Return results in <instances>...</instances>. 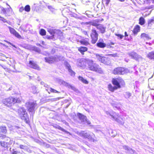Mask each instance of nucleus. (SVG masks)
<instances>
[{
  "instance_id": "1",
  "label": "nucleus",
  "mask_w": 154,
  "mask_h": 154,
  "mask_svg": "<svg viewBox=\"0 0 154 154\" xmlns=\"http://www.w3.org/2000/svg\"><path fill=\"white\" fill-rule=\"evenodd\" d=\"M87 63L88 64V68L89 70L100 73L103 72L101 68L99 65L94 63L92 60L88 59L87 60Z\"/></svg>"
},
{
  "instance_id": "2",
  "label": "nucleus",
  "mask_w": 154,
  "mask_h": 154,
  "mask_svg": "<svg viewBox=\"0 0 154 154\" xmlns=\"http://www.w3.org/2000/svg\"><path fill=\"white\" fill-rule=\"evenodd\" d=\"M20 100L19 98H14L12 97L5 99L3 100L2 103L5 105L10 106L16 103H19Z\"/></svg>"
},
{
  "instance_id": "3",
  "label": "nucleus",
  "mask_w": 154,
  "mask_h": 154,
  "mask_svg": "<svg viewBox=\"0 0 154 154\" xmlns=\"http://www.w3.org/2000/svg\"><path fill=\"white\" fill-rule=\"evenodd\" d=\"M106 113L107 115H109L112 118L113 120H115L119 124L122 125H123L124 124V120L119 116L118 113H114L113 115H112L110 114L107 111L106 112Z\"/></svg>"
},
{
  "instance_id": "4",
  "label": "nucleus",
  "mask_w": 154,
  "mask_h": 154,
  "mask_svg": "<svg viewBox=\"0 0 154 154\" xmlns=\"http://www.w3.org/2000/svg\"><path fill=\"white\" fill-rule=\"evenodd\" d=\"M129 70L124 68L119 67L114 69L113 71V73L114 74H124L128 73Z\"/></svg>"
},
{
  "instance_id": "5",
  "label": "nucleus",
  "mask_w": 154,
  "mask_h": 154,
  "mask_svg": "<svg viewBox=\"0 0 154 154\" xmlns=\"http://www.w3.org/2000/svg\"><path fill=\"white\" fill-rule=\"evenodd\" d=\"M96 57L98 60L102 63L108 65H110L111 63L109 58L102 57L98 54H96Z\"/></svg>"
},
{
  "instance_id": "6",
  "label": "nucleus",
  "mask_w": 154,
  "mask_h": 154,
  "mask_svg": "<svg viewBox=\"0 0 154 154\" xmlns=\"http://www.w3.org/2000/svg\"><path fill=\"white\" fill-rule=\"evenodd\" d=\"M18 113L21 119L25 120H26V117L27 116V113L25 109L23 107L20 108L19 109Z\"/></svg>"
},
{
  "instance_id": "7",
  "label": "nucleus",
  "mask_w": 154,
  "mask_h": 154,
  "mask_svg": "<svg viewBox=\"0 0 154 154\" xmlns=\"http://www.w3.org/2000/svg\"><path fill=\"white\" fill-rule=\"evenodd\" d=\"M91 36L92 38L91 42L93 44H95L97 41L98 38V34L97 31L94 29L91 30Z\"/></svg>"
},
{
  "instance_id": "8",
  "label": "nucleus",
  "mask_w": 154,
  "mask_h": 154,
  "mask_svg": "<svg viewBox=\"0 0 154 154\" xmlns=\"http://www.w3.org/2000/svg\"><path fill=\"white\" fill-rule=\"evenodd\" d=\"M55 57L51 56L48 57H45V61L49 63H52L54 61H57L58 60H60L63 59V57H61V58L60 57L59 58L58 57Z\"/></svg>"
},
{
  "instance_id": "9",
  "label": "nucleus",
  "mask_w": 154,
  "mask_h": 154,
  "mask_svg": "<svg viewBox=\"0 0 154 154\" xmlns=\"http://www.w3.org/2000/svg\"><path fill=\"white\" fill-rule=\"evenodd\" d=\"M26 105L29 111L30 112L33 111L36 106L35 102L34 101H29L27 102Z\"/></svg>"
},
{
  "instance_id": "10",
  "label": "nucleus",
  "mask_w": 154,
  "mask_h": 154,
  "mask_svg": "<svg viewBox=\"0 0 154 154\" xmlns=\"http://www.w3.org/2000/svg\"><path fill=\"white\" fill-rule=\"evenodd\" d=\"M80 135L85 138H87L89 140H92L94 142L96 141L93 137V136L94 137L95 136L93 134L92 135H91L90 134L85 132V131H82L80 133Z\"/></svg>"
},
{
  "instance_id": "11",
  "label": "nucleus",
  "mask_w": 154,
  "mask_h": 154,
  "mask_svg": "<svg viewBox=\"0 0 154 154\" xmlns=\"http://www.w3.org/2000/svg\"><path fill=\"white\" fill-rule=\"evenodd\" d=\"M59 83L60 85H62L66 86H67L68 88H71L72 90H73L74 91L76 90V88L75 87L72 86L71 85H70V84H69L63 80H60L59 81Z\"/></svg>"
},
{
  "instance_id": "12",
  "label": "nucleus",
  "mask_w": 154,
  "mask_h": 154,
  "mask_svg": "<svg viewBox=\"0 0 154 154\" xmlns=\"http://www.w3.org/2000/svg\"><path fill=\"white\" fill-rule=\"evenodd\" d=\"M59 83L60 85H62L66 86H67L68 88H71L72 90H73L74 91L76 90V88L75 87L72 86L71 85H70V84H69L63 80H60L59 81Z\"/></svg>"
},
{
  "instance_id": "13",
  "label": "nucleus",
  "mask_w": 154,
  "mask_h": 154,
  "mask_svg": "<svg viewBox=\"0 0 154 154\" xmlns=\"http://www.w3.org/2000/svg\"><path fill=\"white\" fill-rule=\"evenodd\" d=\"M29 66L30 67L34 69L38 70H40V68L39 66L33 61H29Z\"/></svg>"
},
{
  "instance_id": "14",
  "label": "nucleus",
  "mask_w": 154,
  "mask_h": 154,
  "mask_svg": "<svg viewBox=\"0 0 154 154\" xmlns=\"http://www.w3.org/2000/svg\"><path fill=\"white\" fill-rule=\"evenodd\" d=\"M128 55L131 57V58L137 60H139L141 58L140 56L138 55L135 52H133L129 53Z\"/></svg>"
},
{
  "instance_id": "15",
  "label": "nucleus",
  "mask_w": 154,
  "mask_h": 154,
  "mask_svg": "<svg viewBox=\"0 0 154 154\" xmlns=\"http://www.w3.org/2000/svg\"><path fill=\"white\" fill-rule=\"evenodd\" d=\"M8 28H9L10 32L11 33L13 34L17 38H21V36L20 35V34L17 32L14 28L10 26L8 27Z\"/></svg>"
},
{
  "instance_id": "16",
  "label": "nucleus",
  "mask_w": 154,
  "mask_h": 154,
  "mask_svg": "<svg viewBox=\"0 0 154 154\" xmlns=\"http://www.w3.org/2000/svg\"><path fill=\"white\" fill-rule=\"evenodd\" d=\"M123 148L127 150V152L130 154H137V153L134 150L127 146H123Z\"/></svg>"
},
{
  "instance_id": "17",
  "label": "nucleus",
  "mask_w": 154,
  "mask_h": 154,
  "mask_svg": "<svg viewBox=\"0 0 154 154\" xmlns=\"http://www.w3.org/2000/svg\"><path fill=\"white\" fill-rule=\"evenodd\" d=\"M94 26H96L97 29L100 31L101 33H103L105 32L106 28L104 27L102 24H96Z\"/></svg>"
},
{
  "instance_id": "18",
  "label": "nucleus",
  "mask_w": 154,
  "mask_h": 154,
  "mask_svg": "<svg viewBox=\"0 0 154 154\" xmlns=\"http://www.w3.org/2000/svg\"><path fill=\"white\" fill-rule=\"evenodd\" d=\"M0 138L1 139H4L5 141H6V142H8V141H9V142H8V145H11L13 143V140H11L10 138L7 137L5 135H3L0 136Z\"/></svg>"
},
{
  "instance_id": "19",
  "label": "nucleus",
  "mask_w": 154,
  "mask_h": 154,
  "mask_svg": "<svg viewBox=\"0 0 154 154\" xmlns=\"http://www.w3.org/2000/svg\"><path fill=\"white\" fill-rule=\"evenodd\" d=\"M63 35V33L60 30L57 29H55V32L54 36L55 37H57L60 38V36Z\"/></svg>"
},
{
  "instance_id": "20",
  "label": "nucleus",
  "mask_w": 154,
  "mask_h": 154,
  "mask_svg": "<svg viewBox=\"0 0 154 154\" xmlns=\"http://www.w3.org/2000/svg\"><path fill=\"white\" fill-rule=\"evenodd\" d=\"M88 59H81L78 60V65L80 67H82L85 65V61L87 62V60Z\"/></svg>"
},
{
  "instance_id": "21",
  "label": "nucleus",
  "mask_w": 154,
  "mask_h": 154,
  "mask_svg": "<svg viewBox=\"0 0 154 154\" xmlns=\"http://www.w3.org/2000/svg\"><path fill=\"white\" fill-rule=\"evenodd\" d=\"M78 116L81 122L83 124H85V121L86 120V117L80 113L78 114Z\"/></svg>"
},
{
  "instance_id": "22",
  "label": "nucleus",
  "mask_w": 154,
  "mask_h": 154,
  "mask_svg": "<svg viewBox=\"0 0 154 154\" xmlns=\"http://www.w3.org/2000/svg\"><path fill=\"white\" fill-rule=\"evenodd\" d=\"M112 83L115 86V87L117 89L118 88H120V85L119 83L118 82L117 80L116 79H113L112 81Z\"/></svg>"
},
{
  "instance_id": "23",
  "label": "nucleus",
  "mask_w": 154,
  "mask_h": 154,
  "mask_svg": "<svg viewBox=\"0 0 154 154\" xmlns=\"http://www.w3.org/2000/svg\"><path fill=\"white\" fill-rule=\"evenodd\" d=\"M0 143L1 146L2 147L6 148V149H8V142H5L4 141H0Z\"/></svg>"
},
{
  "instance_id": "24",
  "label": "nucleus",
  "mask_w": 154,
  "mask_h": 154,
  "mask_svg": "<svg viewBox=\"0 0 154 154\" xmlns=\"http://www.w3.org/2000/svg\"><path fill=\"white\" fill-rule=\"evenodd\" d=\"M140 30V26L139 25H137L136 26L133 30V32L134 35H136L137 32Z\"/></svg>"
},
{
  "instance_id": "25",
  "label": "nucleus",
  "mask_w": 154,
  "mask_h": 154,
  "mask_svg": "<svg viewBox=\"0 0 154 154\" xmlns=\"http://www.w3.org/2000/svg\"><path fill=\"white\" fill-rule=\"evenodd\" d=\"M88 48L86 47H81L78 48V50L82 54H84V53L87 51Z\"/></svg>"
},
{
  "instance_id": "26",
  "label": "nucleus",
  "mask_w": 154,
  "mask_h": 154,
  "mask_svg": "<svg viewBox=\"0 0 154 154\" xmlns=\"http://www.w3.org/2000/svg\"><path fill=\"white\" fill-rule=\"evenodd\" d=\"M141 37L143 39L146 38L147 39H151V37L149 36L148 34L145 33H143L141 35Z\"/></svg>"
},
{
  "instance_id": "27",
  "label": "nucleus",
  "mask_w": 154,
  "mask_h": 154,
  "mask_svg": "<svg viewBox=\"0 0 154 154\" xmlns=\"http://www.w3.org/2000/svg\"><path fill=\"white\" fill-rule=\"evenodd\" d=\"M108 88L109 90L111 92H113L115 90L117 89L115 86H112L111 84L108 85Z\"/></svg>"
},
{
  "instance_id": "28",
  "label": "nucleus",
  "mask_w": 154,
  "mask_h": 154,
  "mask_svg": "<svg viewBox=\"0 0 154 154\" xmlns=\"http://www.w3.org/2000/svg\"><path fill=\"white\" fill-rule=\"evenodd\" d=\"M147 57L150 59H154V51L149 52L147 54Z\"/></svg>"
},
{
  "instance_id": "29",
  "label": "nucleus",
  "mask_w": 154,
  "mask_h": 154,
  "mask_svg": "<svg viewBox=\"0 0 154 154\" xmlns=\"http://www.w3.org/2000/svg\"><path fill=\"white\" fill-rule=\"evenodd\" d=\"M97 45L98 47L101 48H104L106 46V44L102 42L97 43Z\"/></svg>"
},
{
  "instance_id": "30",
  "label": "nucleus",
  "mask_w": 154,
  "mask_h": 154,
  "mask_svg": "<svg viewBox=\"0 0 154 154\" xmlns=\"http://www.w3.org/2000/svg\"><path fill=\"white\" fill-rule=\"evenodd\" d=\"M79 79L85 84H88V82L86 79H84L82 77L79 76Z\"/></svg>"
},
{
  "instance_id": "31",
  "label": "nucleus",
  "mask_w": 154,
  "mask_h": 154,
  "mask_svg": "<svg viewBox=\"0 0 154 154\" xmlns=\"http://www.w3.org/2000/svg\"><path fill=\"white\" fill-rule=\"evenodd\" d=\"M80 42L82 44L86 46L89 45V43L88 40H82L80 41Z\"/></svg>"
},
{
  "instance_id": "32",
  "label": "nucleus",
  "mask_w": 154,
  "mask_h": 154,
  "mask_svg": "<svg viewBox=\"0 0 154 154\" xmlns=\"http://www.w3.org/2000/svg\"><path fill=\"white\" fill-rule=\"evenodd\" d=\"M154 21V19H151L148 20V27L149 28H150L151 27L152 25V23Z\"/></svg>"
},
{
  "instance_id": "33",
  "label": "nucleus",
  "mask_w": 154,
  "mask_h": 154,
  "mask_svg": "<svg viewBox=\"0 0 154 154\" xmlns=\"http://www.w3.org/2000/svg\"><path fill=\"white\" fill-rule=\"evenodd\" d=\"M55 29H53L52 28H48L47 29V31L51 34V35H54V32H55Z\"/></svg>"
},
{
  "instance_id": "34",
  "label": "nucleus",
  "mask_w": 154,
  "mask_h": 154,
  "mask_svg": "<svg viewBox=\"0 0 154 154\" xmlns=\"http://www.w3.org/2000/svg\"><path fill=\"white\" fill-rule=\"evenodd\" d=\"M145 23V20L144 18L142 17H140L139 19V23L141 25H143Z\"/></svg>"
},
{
  "instance_id": "35",
  "label": "nucleus",
  "mask_w": 154,
  "mask_h": 154,
  "mask_svg": "<svg viewBox=\"0 0 154 154\" xmlns=\"http://www.w3.org/2000/svg\"><path fill=\"white\" fill-rule=\"evenodd\" d=\"M32 92L34 94H35L38 92V91L37 89V88L35 86H32Z\"/></svg>"
},
{
  "instance_id": "36",
  "label": "nucleus",
  "mask_w": 154,
  "mask_h": 154,
  "mask_svg": "<svg viewBox=\"0 0 154 154\" xmlns=\"http://www.w3.org/2000/svg\"><path fill=\"white\" fill-rule=\"evenodd\" d=\"M124 95L126 98H128L131 96V94L129 92H126L125 93Z\"/></svg>"
},
{
  "instance_id": "37",
  "label": "nucleus",
  "mask_w": 154,
  "mask_h": 154,
  "mask_svg": "<svg viewBox=\"0 0 154 154\" xmlns=\"http://www.w3.org/2000/svg\"><path fill=\"white\" fill-rule=\"evenodd\" d=\"M0 131L3 133H5L6 132V128L5 127H1L0 128Z\"/></svg>"
},
{
  "instance_id": "38",
  "label": "nucleus",
  "mask_w": 154,
  "mask_h": 154,
  "mask_svg": "<svg viewBox=\"0 0 154 154\" xmlns=\"http://www.w3.org/2000/svg\"><path fill=\"white\" fill-rule=\"evenodd\" d=\"M56 128H58L59 130H60L63 132H65L66 133H68V132L67 131L65 130V129H64L63 128H62L60 126H59L57 125L56 127Z\"/></svg>"
},
{
  "instance_id": "39",
  "label": "nucleus",
  "mask_w": 154,
  "mask_h": 154,
  "mask_svg": "<svg viewBox=\"0 0 154 154\" xmlns=\"http://www.w3.org/2000/svg\"><path fill=\"white\" fill-rule=\"evenodd\" d=\"M46 32L43 29H41L40 31V34L42 35H46Z\"/></svg>"
},
{
  "instance_id": "40",
  "label": "nucleus",
  "mask_w": 154,
  "mask_h": 154,
  "mask_svg": "<svg viewBox=\"0 0 154 154\" xmlns=\"http://www.w3.org/2000/svg\"><path fill=\"white\" fill-rule=\"evenodd\" d=\"M10 151L12 154H17L18 153V151H16L15 149L11 148H10Z\"/></svg>"
},
{
  "instance_id": "41",
  "label": "nucleus",
  "mask_w": 154,
  "mask_h": 154,
  "mask_svg": "<svg viewBox=\"0 0 154 154\" xmlns=\"http://www.w3.org/2000/svg\"><path fill=\"white\" fill-rule=\"evenodd\" d=\"M52 35L51 36H46V38L47 39H52L53 40H55V36H54V34Z\"/></svg>"
},
{
  "instance_id": "42",
  "label": "nucleus",
  "mask_w": 154,
  "mask_h": 154,
  "mask_svg": "<svg viewBox=\"0 0 154 154\" xmlns=\"http://www.w3.org/2000/svg\"><path fill=\"white\" fill-rule=\"evenodd\" d=\"M6 10L5 9V8L3 7H2V11L3 12V13L6 15V16H9V15H8V13L7 12Z\"/></svg>"
},
{
  "instance_id": "43",
  "label": "nucleus",
  "mask_w": 154,
  "mask_h": 154,
  "mask_svg": "<svg viewBox=\"0 0 154 154\" xmlns=\"http://www.w3.org/2000/svg\"><path fill=\"white\" fill-rule=\"evenodd\" d=\"M30 9V6L28 5H26L24 8L25 10L27 12L29 11Z\"/></svg>"
},
{
  "instance_id": "44",
  "label": "nucleus",
  "mask_w": 154,
  "mask_h": 154,
  "mask_svg": "<svg viewBox=\"0 0 154 154\" xmlns=\"http://www.w3.org/2000/svg\"><path fill=\"white\" fill-rule=\"evenodd\" d=\"M68 71L69 72L71 75L72 76H74L75 75V72L71 69H69L68 70Z\"/></svg>"
},
{
  "instance_id": "45",
  "label": "nucleus",
  "mask_w": 154,
  "mask_h": 154,
  "mask_svg": "<svg viewBox=\"0 0 154 154\" xmlns=\"http://www.w3.org/2000/svg\"><path fill=\"white\" fill-rule=\"evenodd\" d=\"M48 8L52 12H54L55 11V9L51 6H48Z\"/></svg>"
},
{
  "instance_id": "46",
  "label": "nucleus",
  "mask_w": 154,
  "mask_h": 154,
  "mask_svg": "<svg viewBox=\"0 0 154 154\" xmlns=\"http://www.w3.org/2000/svg\"><path fill=\"white\" fill-rule=\"evenodd\" d=\"M65 65L67 69H68V70L71 69V66L67 62H66L65 63Z\"/></svg>"
},
{
  "instance_id": "47",
  "label": "nucleus",
  "mask_w": 154,
  "mask_h": 154,
  "mask_svg": "<svg viewBox=\"0 0 154 154\" xmlns=\"http://www.w3.org/2000/svg\"><path fill=\"white\" fill-rule=\"evenodd\" d=\"M50 91L51 92H53V93H58L59 92L58 91H57V90H54V89H53V88H50Z\"/></svg>"
},
{
  "instance_id": "48",
  "label": "nucleus",
  "mask_w": 154,
  "mask_h": 154,
  "mask_svg": "<svg viewBox=\"0 0 154 154\" xmlns=\"http://www.w3.org/2000/svg\"><path fill=\"white\" fill-rule=\"evenodd\" d=\"M0 20L2 21L4 23L7 22V20L6 19L0 16Z\"/></svg>"
},
{
  "instance_id": "49",
  "label": "nucleus",
  "mask_w": 154,
  "mask_h": 154,
  "mask_svg": "<svg viewBox=\"0 0 154 154\" xmlns=\"http://www.w3.org/2000/svg\"><path fill=\"white\" fill-rule=\"evenodd\" d=\"M118 37H119L120 38L122 39V38L124 36L120 34H115Z\"/></svg>"
},
{
  "instance_id": "50",
  "label": "nucleus",
  "mask_w": 154,
  "mask_h": 154,
  "mask_svg": "<svg viewBox=\"0 0 154 154\" xmlns=\"http://www.w3.org/2000/svg\"><path fill=\"white\" fill-rule=\"evenodd\" d=\"M20 149H25L26 148V146L22 145H20Z\"/></svg>"
},
{
  "instance_id": "51",
  "label": "nucleus",
  "mask_w": 154,
  "mask_h": 154,
  "mask_svg": "<svg viewBox=\"0 0 154 154\" xmlns=\"http://www.w3.org/2000/svg\"><path fill=\"white\" fill-rule=\"evenodd\" d=\"M9 7H10V8H8V9H6V11L8 13V15H9V16L10 15V14L9 12V11H10V9L11 10V7L10 6H9Z\"/></svg>"
},
{
  "instance_id": "52",
  "label": "nucleus",
  "mask_w": 154,
  "mask_h": 154,
  "mask_svg": "<svg viewBox=\"0 0 154 154\" xmlns=\"http://www.w3.org/2000/svg\"><path fill=\"white\" fill-rule=\"evenodd\" d=\"M5 41V42H7V43H8L10 45H11V46L14 47L15 48H16L15 45H14L13 44H12L11 43L7 41Z\"/></svg>"
},
{
  "instance_id": "53",
  "label": "nucleus",
  "mask_w": 154,
  "mask_h": 154,
  "mask_svg": "<svg viewBox=\"0 0 154 154\" xmlns=\"http://www.w3.org/2000/svg\"><path fill=\"white\" fill-rule=\"evenodd\" d=\"M86 122L88 125L90 124L91 123V122L89 120H87V119H86V121H85V124Z\"/></svg>"
},
{
  "instance_id": "54",
  "label": "nucleus",
  "mask_w": 154,
  "mask_h": 154,
  "mask_svg": "<svg viewBox=\"0 0 154 154\" xmlns=\"http://www.w3.org/2000/svg\"><path fill=\"white\" fill-rule=\"evenodd\" d=\"M110 0H106V4L107 5H108L109 3V2Z\"/></svg>"
},
{
  "instance_id": "55",
  "label": "nucleus",
  "mask_w": 154,
  "mask_h": 154,
  "mask_svg": "<svg viewBox=\"0 0 154 154\" xmlns=\"http://www.w3.org/2000/svg\"><path fill=\"white\" fill-rule=\"evenodd\" d=\"M83 32V33L84 34H85V35H88V33H87V32L86 31H83V32Z\"/></svg>"
},
{
  "instance_id": "56",
  "label": "nucleus",
  "mask_w": 154,
  "mask_h": 154,
  "mask_svg": "<svg viewBox=\"0 0 154 154\" xmlns=\"http://www.w3.org/2000/svg\"><path fill=\"white\" fill-rule=\"evenodd\" d=\"M35 51L38 52L39 51V50L38 48H35Z\"/></svg>"
},
{
  "instance_id": "57",
  "label": "nucleus",
  "mask_w": 154,
  "mask_h": 154,
  "mask_svg": "<svg viewBox=\"0 0 154 154\" xmlns=\"http://www.w3.org/2000/svg\"><path fill=\"white\" fill-rule=\"evenodd\" d=\"M55 99H49L48 100V101H53L55 100Z\"/></svg>"
},
{
  "instance_id": "58",
  "label": "nucleus",
  "mask_w": 154,
  "mask_h": 154,
  "mask_svg": "<svg viewBox=\"0 0 154 154\" xmlns=\"http://www.w3.org/2000/svg\"><path fill=\"white\" fill-rule=\"evenodd\" d=\"M23 10V8H20L19 10V11L20 12H22V11Z\"/></svg>"
},
{
  "instance_id": "59",
  "label": "nucleus",
  "mask_w": 154,
  "mask_h": 154,
  "mask_svg": "<svg viewBox=\"0 0 154 154\" xmlns=\"http://www.w3.org/2000/svg\"><path fill=\"white\" fill-rule=\"evenodd\" d=\"M125 36H128V35L127 32H125Z\"/></svg>"
},
{
  "instance_id": "60",
  "label": "nucleus",
  "mask_w": 154,
  "mask_h": 154,
  "mask_svg": "<svg viewBox=\"0 0 154 154\" xmlns=\"http://www.w3.org/2000/svg\"><path fill=\"white\" fill-rule=\"evenodd\" d=\"M110 55L114 57H115L116 56V54H111Z\"/></svg>"
},
{
  "instance_id": "61",
  "label": "nucleus",
  "mask_w": 154,
  "mask_h": 154,
  "mask_svg": "<svg viewBox=\"0 0 154 154\" xmlns=\"http://www.w3.org/2000/svg\"><path fill=\"white\" fill-rule=\"evenodd\" d=\"M146 44H148L149 45H152V44L150 43H148V42H146Z\"/></svg>"
},
{
  "instance_id": "62",
  "label": "nucleus",
  "mask_w": 154,
  "mask_h": 154,
  "mask_svg": "<svg viewBox=\"0 0 154 154\" xmlns=\"http://www.w3.org/2000/svg\"><path fill=\"white\" fill-rule=\"evenodd\" d=\"M48 86V85H44V86L46 87H47Z\"/></svg>"
},
{
  "instance_id": "63",
  "label": "nucleus",
  "mask_w": 154,
  "mask_h": 154,
  "mask_svg": "<svg viewBox=\"0 0 154 154\" xmlns=\"http://www.w3.org/2000/svg\"><path fill=\"white\" fill-rule=\"evenodd\" d=\"M152 3L154 4V0H152Z\"/></svg>"
},
{
  "instance_id": "64",
  "label": "nucleus",
  "mask_w": 154,
  "mask_h": 154,
  "mask_svg": "<svg viewBox=\"0 0 154 154\" xmlns=\"http://www.w3.org/2000/svg\"><path fill=\"white\" fill-rule=\"evenodd\" d=\"M110 44H111L112 45L114 44L112 42H111Z\"/></svg>"
}]
</instances>
